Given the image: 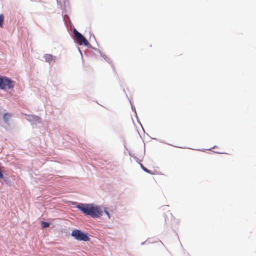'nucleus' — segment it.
I'll use <instances>...</instances> for the list:
<instances>
[{"label":"nucleus","mask_w":256,"mask_h":256,"mask_svg":"<svg viewBox=\"0 0 256 256\" xmlns=\"http://www.w3.org/2000/svg\"><path fill=\"white\" fill-rule=\"evenodd\" d=\"M4 20V16L3 14H0V26H3V23Z\"/></svg>","instance_id":"obj_14"},{"label":"nucleus","mask_w":256,"mask_h":256,"mask_svg":"<svg viewBox=\"0 0 256 256\" xmlns=\"http://www.w3.org/2000/svg\"><path fill=\"white\" fill-rule=\"evenodd\" d=\"M144 154H145V150H144Z\"/></svg>","instance_id":"obj_31"},{"label":"nucleus","mask_w":256,"mask_h":256,"mask_svg":"<svg viewBox=\"0 0 256 256\" xmlns=\"http://www.w3.org/2000/svg\"><path fill=\"white\" fill-rule=\"evenodd\" d=\"M56 0L57 2L58 6L62 10V14H63L64 10L62 8V7H63V6H64V7L66 6V0Z\"/></svg>","instance_id":"obj_8"},{"label":"nucleus","mask_w":256,"mask_h":256,"mask_svg":"<svg viewBox=\"0 0 256 256\" xmlns=\"http://www.w3.org/2000/svg\"><path fill=\"white\" fill-rule=\"evenodd\" d=\"M129 154L130 155V156L133 157V158L136 160V161L137 162H138L139 164H141V163L140 162H141V161H142V160H139V159H138L136 156H132V155L130 153H129Z\"/></svg>","instance_id":"obj_16"},{"label":"nucleus","mask_w":256,"mask_h":256,"mask_svg":"<svg viewBox=\"0 0 256 256\" xmlns=\"http://www.w3.org/2000/svg\"><path fill=\"white\" fill-rule=\"evenodd\" d=\"M2 108L0 106V116L2 114Z\"/></svg>","instance_id":"obj_23"},{"label":"nucleus","mask_w":256,"mask_h":256,"mask_svg":"<svg viewBox=\"0 0 256 256\" xmlns=\"http://www.w3.org/2000/svg\"><path fill=\"white\" fill-rule=\"evenodd\" d=\"M78 51L82 56V52L81 50H80V48H78Z\"/></svg>","instance_id":"obj_22"},{"label":"nucleus","mask_w":256,"mask_h":256,"mask_svg":"<svg viewBox=\"0 0 256 256\" xmlns=\"http://www.w3.org/2000/svg\"><path fill=\"white\" fill-rule=\"evenodd\" d=\"M7 174H5L4 172L0 176V179H1L3 182L4 180H5V178L6 177Z\"/></svg>","instance_id":"obj_17"},{"label":"nucleus","mask_w":256,"mask_h":256,"mask_svg":"<svg viewBox=\"0 0 256 256\" xmlns=\"http://www.w3.org/2000/svg\"><path fill=\"white\" fill-rule=\"evenodd\" d=\"M72 204L86 216L92 218H99L102 216L104 212L109 218H110V212L106 208L103 210L99 205L93 203H82L76 202H72Z\"/></svg>","instance_id":"obj_1"},{"label":"nucleus","mask_w":256,"mask_h":256,"mask_svg":"<svg viewBox=\"0 0 256 256\" xmlns=\"http://www.w3.org/2000/svg\"><path fill=\"white\" fill-rule=\"evenodd\" d=\"M4 182L8 186H14V181H12L11 180V178L8 176L5 178V180H4Z\"/></svg>","instance_id":"obj_9"},{"label":"nucleus","mask_w":256,"mask_h":256,"mask_svg":"<svg viewBox=\"0 0 256 256\" xmlns=\"http://www.w3.org/2000/svg\"><path fill=\"white\" fill-rule=\"evenodd\" d=\"M130 100V104H131L132 110L134 112V113H135V115H136V116L137 113H136V108H135L134 106L132 104V102H131L130 100Z\"/></svg>","instance_id":"obj_15"},{"label":"nucleus","mask_w":256,"mask_h":256,"mask_svg":"<svg viewBox=\"0 0 256 256\" xmlns=\"http://www.w3.org/2000/svg\"><path fill=\"white\" fill-rule=\"evenodd\" d=\"M12 116V114L10 112H4L2 114V119L4 122L7 125H10V120Z\"/></svg>","instance_id":"obj_6"},{"label":"nucleus","mask_w":256,"mask_h":256,"mask_svg":"<svg viewBox=\"0 0 256 256\" xmlns=\"http://www.w3.org/2000/svg\"><path fill=\"white\" fill-rule=\"evenodd\" d=\"M216 146H214L213 147H212V148H208V150H211L212 148H216Z\"/></svg>","instance_id":"obj_25"},{"label":"nucleus","mask_w":256,"mask_h":256,"mask_svg":"<svg viewBox=\"0 0 256 256\" xmlns=\"http://www.w3.org/2000/svg\"><path fill=\"white\" fill-rule=\"evenodd\" d=\"M98 52L100 54V56L104 58V59L106 62H108V64H110V65H112V60H111L107 57V56L104 54V53H102L100 50H98Z\"/></svg>","instance_id":"obj_10"},{"label":"nucleus","mask_w":256,"mask_h":256,"mask_svg":"<svg viewBox=\"0 0 256 256\" xmlns=\"http://www.w3.org/2000/svg\"><path fill=\"white\" fill-rule=\"evenodd\" d=\"M7 174H5L4 172L0 176V179H1L3 182L4 180H5V178L6 177Z\"/></svg>","instance_id":"obj_18"},{"label":"nucleus","mask_w":256,"mask_h":256,"mask_svg":"<svg viewBox=\"0 0 256 256\" xmlns=\"http://www.w3.org/2000/svg\"><path fill=\"white\" fill-rule=\"evenodd\" d=\"M40 223H41L40 226H41L42 229H44L46 228H48V227H49V226L50 225V223L49 222H46V221H41Z\"/></svg>","instance_id":"obj_13"},{"label":"nucleus","mask_w":256,"mask_h":256,"mask_svg":"<svg viewBox=\"0 0 256 256\" xmlns=\"http://www.w3.org/2000/svg\"><path fill=\"white\" fill-rule=\"evenodd\" d=\"M73 32L76 36V39L74 40V42L77 44V42H82L84 38H86L81 33L78 32L74 26L72 24Z\"/></svg>","instance_id":"obj_5"},{"label":"nucleus","mask_w":256,"mask_h":256,"mask_svg":"<svg viewBox=\"0 0 256 256\" xmlns=\"http://www.w3.org/2000/svg\"><path fill=\"white\" fill-rule=\"evenodd\" d=\"M4 168V166H1V165L0 166V176H1V175L4 173L3 170Z\"/></svg>","instance_id":"obj_20"},{"label":"nucleus","mask_w":256,"mask_h":256,"mask_svg":"<svg viewBox=\"0 0 256 256\" xmlns=\"http://www.w3.org/2000/svg\"><path fill=\"white\" fill-rule=\"evenodd\" d=\"M170 214L171 216L172 217V214L171 213H170Z\"/></svg>","instance_id":"obj_32"},{"label":"nucleus","mask_w":256,"mask_h":256,"mask_svg":"<svg viewBox=\"0 0 256 256\" xmlns=\"http://www.w3.org/2000/svg\"><path fill=\"white\" fill-rule=\"evenodd\" d=\"M92 36H93L94 38L96 40V38H95L94 36V34H92Z\"/></svg>","instance_id":"obj_28"},{"label":"nucleus","mask_w":256,"mask_h":256,"mask_svg":"<svg viewBox=\"0 0 256 256\" xmlns=\"http://www.w3.org/2000/svg\"><path fill=\"white\" fill-rule=\"evenodd\" d=\"M140 165L141 168L144 172H145L148 174H154V172H152V171H151L150 170L146 168L142 164H140Z\"/></svg>","instance_id":"obj_12"},{"label":"nucleus","mask_w":256,"mask_h":256,"mask_svg":"<svg viewBox=\"0 0 256 256\" xmlns=\"http://www.w3.org/2000/svg\"><path fill=\"white\" fill-rule=\"evenodd\" d=\"M146 241L144 242L141 243V245H144L146 243Z\"/></svg>","instance_id":"obj_24"},{"label":"nucleus","mask_w":256,"mask_h":256,"mask_svg":"<svg viewBox=\"0 0 256 256\" xmlns=\"http://www.w3.org/2000/svg\"><path fill=\"white\" fill-rule=\"evenodd\" d=\"M164 220H165V222L166 223V215H165V216H164Z\"/></svg>","instance_id":"obj_26"},{"label":"nucleus","mask_w":256,"mask_h":256,"mask_svg":"<svg viewBox=\"0 0 256 256\" xmlns=\"http://www.w3.org/2000/svg\"><path fill=\"white\" fill-rule=\"evenodd\" d=\"M26 119L32 124H36L37 123L40 122V118L38 116L33 114L26 115Z\"/></svg>","instance_id":"obj_4"},{"label":"nucleus","mask_w":256,"mask_h":256,"mask_svg":"<svg viewBox=\"0 0 256 256\" xmlns=\"http://www.w3.org/2000/svg\"><path fill=\"white\" fill-rule=\"evenodd\" d=\"M196 150H200V151H202V150H200V149H196Z\"/></svg>","instance_id":"obj_27"},{"label":"nucleus","mask_w":256,"mask_h":256,"mask_svg":"<svg viewBox=\"0 0 256 256\" xmlns=\"http://www.w3.org/2000/svg\"><path fill=\"white\" fill-rule=\"evenodd\" d=\"M168 206V205L164 206Z\"/></svg>","instance_id":"obj_30"},{"label":"nucleus","mask_w":256,"mask_h":256,"mask_svg":"<svg viewBox=\"0 0 256 256\" xmlns=\"http://www.w3.org/2000/svg\"><path fill=\"white\" fill-rule=\"evenodd\" d=\"M77 44H78L79 45L83 44L84 46H86L88 48H92V46L88 42L86 39V38H84V39L81 42H77Z\"/></svg>","instance_id":"obj_11"},{"label":"nucleus","mask_w":256,"mask_h":256,"mask_svg":"<svg viewBox=\"0 0 256 256\" xmlns=\"http://www.w3.org/2000/svg\"><path fill=\"white\" fill-rule=\"evenodd\" d=\"M123 91L126 93V90L124 88H123Z\"/></svg>","instance_id":"obj_29"},{"label":"nucleus","mask_w":256,"mask_h":256,"mask_svg":"<svg viewBox=\"0 0 256 256\" xmlns=\"http://www.w3.org/2000/svg\"><path fill=\"white\" fill-rule=\"evenodd\" d=\"M16 82L10 78L0 75V90L5 92L8 90H12Z\"/></svg>","instance_id":"obj_2"},{"label":"nucleus","mask_w":256,"mask_h":256,"mask_svg":"<svg viewBox=\"0 0 256 256\" xmlns=\"http://www.w3.org/2000/svg\"><path fill=\"white\" fill-rule=\"evenodd\" d=\"M70 235L74 239L78 241L89 242L90 240L88 234L80 229H74Z\"/></svg>","instance_id":"obj_3"},{"label":"nucleus","mask_w":256,"mask_h":256,"mask_svg":"<svg viewBox=\"0 0 256 256\" xmlns=\"http://www.w3.org/2000/svg\"><path fill=\"white\" fill-rule=\"evenodd\" d=\"M91 48L94 50L95 51H96L97 52H98V50H100L99 49H98V48H94L93 46H92V48Z\"/></svg>","instance_id":"obj_21"},{"label":"nucleus","mask_w":256,"mask_h":256,"mask_svg":"<svg viewBox=\"0 0 256 256\" xmlns=\"http://www.w3.org/2000/svg\"><path fill=\"white\" fill-rule=\"evenodd\" d=\"M44 58L45 59V61L49 64H50L52 62L54 63L56 60V56L51 54H46L44 55Z\"/></svg>","instance_id":"obj_7"},{"label":"nucleus","mask_w":256,"mask_h":256,"mask_svg":"<svg viewBox=\"0 0 256 256\" xmlns=\"http://www.w3.org/2000/svg\"><path fill=\"white\" fill-rule=\"evenodd\" d=\"M136 120H137V122H138L140 125V126H142V130L144 132V128H143L142 126V124L140 123V120L138 116V115L136 114Z\"/></svg>","instance_id":"obj_19"}]
</instances>
